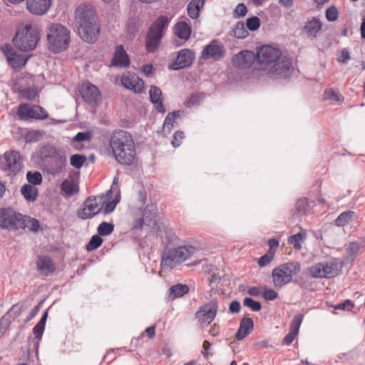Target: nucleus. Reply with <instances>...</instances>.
<instances>
[{"label":"nucleus","mask_w":365,"mask_h":365,"mask_svg":"<svg viewBox=\"0 0 365 365\" xmlns=\"http://www.w3.org/2000/svg\"><path fill=\"white\" fill-rule=\"evenodd\" d=\"M257 63L253 68L256 76H266L271 78H287L292 70V61L282 56L279 49L264 45L257 51Z\"/></svg>","instance_id":"1"},{"label":"nucleus","mask_w":365,"mask_h":365,"mask_svg":"<svg viewBox=\"0 0 365 365\" xmlns=\"http://www.w3.org/2000/svg\"><path fill=\"white\" fill-rule=\"evenodd\" d=\"M73 24L81 38L95 43L99 36L101 24L96 9L88 4H81L75 9Z\"/></svg>","instance_id":"2"},{"label":"nucleus","mask_w":365,"mask_h":365,"mask_svg":"<svg viewBox=\"0 0 365 365\" xmlns=\"http://www.w3.org/2000/svg\"><path fill=\"white\" fill-rule=\"evenodd\" d=\"M109 145L115 160L119 164L131 165L133 163L136 150L130 133L120 129L113 130L109 138Z\"/></svg>","instance_id":"3"},{"label":"nucleus","mask_w":365,"mask_h":365,"mask_svg":"<svg viewBox=\"0 0 365 365\" xmlns=\"http://www.w3.org/2000/svg\"><path fill=\"white\" fill-rule=\"evenodd\" d=\"M40 38V30L37 24L22 23L17 28L13 43L20 51H30L36 47Z\"/></svg>","instance_id":"4"},{"label":"nucleus","mask_w":365,"mask_h":365,"mask_svg":"<svg viewBox=\"0 0 365 365\" xmlns=\"http://www.w3.org/2000/svg\"><path fill=\"white\" fill-rule=\"evenodd\" d=\"M46 38L49 49L54 53L66 50L71 41V31L59 23H51L46 27Z\"/></svg>","instance_id":"5"},{"label":"nucleus","mask_w":365,"mask_h":365,"mask_svg":"<svg viewBox=\"0 0 365 365\" xmlns=\"http://www.w3.org/2000/svg\"><path fill=\"white\" fill-rule=\"evenodd\" d=\"M37 157L43 162L48 163V173L53 175H58L63 172L66 164V157L61 153L55 146L46 144L39 146L36 150Z\"/></svg>","instance_id":"6"},{"label":"nucleus","mask_w":365,"mask_h":365,"mask_svg":"<svg viewBox=\"0 0 365 365\" xmlns=\"http://www.w3.org/2000/svg\"><path fill=\"white\" fill-rule=\"evenodd\" d=\"M195 250V247L191 245H183L171 249L167 247L161 252L160 266L164 269H173L190 257Z\"/></svg>","instance_id":"7"},{"label":"nucleus","mask_w":365,"mask_h":365,"mask_svg":"<svg viewBox=\"0 0 365 365\" xmlns=\"http://www.w3.org/2000/svg\"><path fill=\"white\" fill-rule=\"evenodd\" d=\"M24 215L14 209L7 207L0 208V227L9 231L25 230L26 225Z\"/></svg>","instance_id":"8"},{"label":"nucleus","mask_w":365,"mask_h":365,"mask_svg":"<svg viewBox=\"0 0 365 365\" xmlns=\"http://www.w3.org/2000/svg\"><path fill=\"white\" fill-rule=\"evenodd\" d=\"M169 21L167 16H161L151 26L146 40V47L148 51H154L158 48L163 37V31L167 28Z\"/></svg>","instance_id":"9"},{"label":"nucleus","mask_w":365,"mask_h":365,"mask_svg":"<svg viewBox=\"0 0 365 365\" xmlns=\"http://www.w3.org/2000/svg\"><path fill=\"white\" fill-rule=\"evenodd\" d=\"M14 89L19 93L21 98L33 101L38 97V90L31 75L18 78L14 83Z\"/></svg>","instance_id":"10"},{"label":"nucleus","mask_w":365,"mask_h":365,"mask_svg":"<svg viewBox=\"0 0 365 365\" xmlns=\"http://www.w3.org/2000/svg\"><path fill=\"white\" fill-rule=\"evenodd\" d=\"M4 161L0 164V169L7 175H16L22 168L21 155L18 151L11 150L4 155Z\"/></svg>","instance_id":"11"},{"label":"nucleus","mask_w":365,"mask_h":365,"mask_svg":"<svg viewBox=\"0 0 365 365\" xmlns=\"http://www.w3.org/2000/svg\"><path fill=\"white\" fill-rule=\"evenodd\" d=\"M97 196H89L77 210L76 215L81 220L91 219L102 211Z\"/></svg>","instance_id":"12"},{"label":"nucleus","mask_w":365,"mask_h":365,"mask_svg":"<svg viewBox=\"0 0 365 365\" xmlns=\"http://www.w3.org/2000/svg\"><path fill=\"white\" fill-rule=\"evenodd\" d=\"M2 51L9 65L16 72L19 71L25 66L29 58L28 56L19 53L9 45L2 47Z\"/></svg>","instance_id":"13"},{"label":"nucleus","mask_w":365,"mask_h":365,"mask_svg":"<svg viewBox=\"0 0 365 365\" xmlns=\"http://www.w3.org/2000/svg\"><path fill=\"white\" fill-rule=\"evenodd\" d=\"M78 89L83 101L91 106L94 107L100 102L101 95L95 85L85 81L81 83Z\"/></svg>","instance_id":"14"},{"label":"nucleus","mask_w":365,"mask_h":365,"mask_svg":"<svg viewBox=\"0 0 365 365\" xmlns=\"http://www.w3.org/2000/svg\"><path fill=\"white\" fill-rule=\"evenodd\" d=\"M122 85L135 93H143L144 91V81L138 76L130 72H125L121 77Z\"/></svg>","instance_id":"15"},{"label":"nucleus","mask_w":365,"mask_h":365,"mask_svg":"<svg viewBox=\"0 0 365 365\" xmlns=\"http://www.w3.org/2000/svg\"><path fill=\"white\" fill-rule=\"evenodd\" d=\"M217 307V302L212 301L210 304L202 306L195 313V317L201 324L210 323L216 316Z\"/></svg>","instance_id":"16"},{"label":"nucleus","mask_w":365,"mask_h":365,"mask_svg":"<svg viewBox=\"0 0 365 365\" xmlns=\"http://www.w3.org/2000/svg\"><path fill=\"white\" fill-rule=\"evenodd\" d=\"M52 5V0H26V9L32 14L43 16L47 14Z\"/></svg>","instance_id":"17"},{"label":"nucleus","mask_w":365,"mask_h":365,"mask_svg":"<svg viewBox=\"0 0 365 365\" xmlns=\"http://www.w3.org/2000/svg\"><path fill=\"white\" fill-rule=\"evenodd\" d=\"M256 59V56L253 51H242L236 54L232 60L234 66L240 68H250Z\"/></svg>","instance_id":"18"},{"label":"nucleus","mask_w":365,"mask_h":365,"mask_svg":"<svg viewBox=\"0 0 365 365\" xmlns=\"http://www.w3.org/2000/svg\"><path fill=\"white\" fill-rule=\"evenodd\" d=\"M195 59V53L190 49L184 48L178 52L174 63L170 66L173 70H179L190 66Z\"/></svg>","instance_id":"19"},{"label":"nucleus","mask_w":365,"mask_h":365,"mask_svg":"<svg viewBox=\"0 0 365 365\" xmlns=\"http://www.w3.org/2000/svg\"><path fill=\"white\" fill-rule=\"evenodd\" d=\"M224 52L223 47L214 41L204 48L201 53V58L205 60L212 58L217 61L223 56Z\"/></svg>","instance_id":"20"},{"label":"nucleus","mask_w":365,"mask_h":365,"mask_svg":"<svg viewBox=\"0 0 365 365\" xmlns=\"http://www.w3.org/2000/svg\"><path fill=\"white\" fill-rule=\"evenodd\" d=\"M17 119L21 121L33 123L36 120L43 121L42 125H56L65 123L66 120H57L55 118H48V115H16Z\"/></svg>","instance_id":"21"},{"label":"nucleus","mask_w":365,"mask_h":365,"mask_svg":"<svg viewBox=\"0 0 365 365\" xmlns=\"http://www.w3.org/2000/svg\"><path fill=\"white\" fill-rule=\"evenodd\" d=\"M36 264L38 272L44 276H48L55 272V264L49 256H38Z\"/></svg>","instance_id":"22"},{"label":"nucleus","mask_w":365,"mask_h":365,"mask_svg":"<svg viewBox=\"0 0 365 365\" xmlns=\"http://www.w3.org/2000/svg\"><path fill=\"white\" fill-rule=\"evenodd\" d=\"M322 23L317 17H313L309 20L302 29L303 32L309 38H314L322 30Z\"/></svg>","instance_id":"23"},{"label":"nucleus","mask_w":365,"mask_h":365,"mask_svg":"<svg viewBox=\"0 0 365 365\" xmlns=\"http://www.w3.org/2000/svg\"><path fill=\"white\" fill-rule=\"evenodd\" d=\"M150 98L155 108L158 113H164L165 109L163 104V93L161 90L156 86H151L150 88Z\"/></svg>","instance_id":"24"},{"label":"nucleus","mask_w":365,"mask_h":365,"mask_svg":"<svg viewBox=\"0 0 365 365\" xmlns=\"http://www.w3.org/2000/svg\"><path fill=\"white\" fill-rule=\"evenodd\" d=\"M254 328L253 320L250 317H244L240 322V327L235 334V337L238 340L245 339Z\"/></svg>","instance_id":"25"},{"label":"nucleus","mask_w":365,"mask_h":365,"mask_svg":"<svg viewBox=\"0 0 365 365\" xmlns=\"http://www.w3.org/2000/svg\"><path fill=\"white\" fill-rule=\"evenodd\" d=\"M128 56L123 46H118L115 50L112 63L115 66L127 67L129 65Z\"/></svg>","instance_id":"26"},{"label":"nucleus","mask_w":365,"mask_h":365,"mask_svg":"<svg viewBox=\"0 0 365 365\" xmlns=\"http://www.w3.org/2000/svg\"><path fill=\"white\" fill-rule=\"evenodd\" d=\"M272 277L274 285L277 287H282L291 282L290 278L288 277L280 265L272 270Z\"/></svg>","instance_id":"27"},{"label":"nucleus","mask_w":365,"mask_h":365,"mask_svg":"<svg viewBox=\"0 0 365 365\" xmlns=\"http://www.w3.org/2000/svg\"><path fill=\"white\" fill-rule=\"evenodd\" d=\"M313 201L309 202L306 197L299 198L295 205V210L293 215H307L311 212L312 207L314 206Z\"/></svg>","instance_id":"28"},{"label":"nucleus","mask_w":365,"mask_h":365,"mask_svg":"<svg viewBox=\"0 0 365 365\" xmlns=\"http://www.w3.org/2000/svg\"><path fill=\"white\" fill-rule=\"evenodd\" d=\"M327 279L336 277L341 271L342 264H339L337 259H333L329 262H322Z\"/></svg>","instance_id":"29"},{"label":"nucleus","mask_w":365,"mask_h":365,"mask_svg":"<svg viewBox=\"0 0 365 365\" xmlns=\"http://www.w3.org/2000/svg\"><path fill=\"white\" fill-rule=\"evenodd\" d=\"M174 34L180 39L187 41L191 36V27L185 21L177 23L173 28Z\"/></svg>","instance_id":"30"},{"label":"nucleus","mask_w":365,"mask_h":365,"mask_svg":"<svg viewBox=\"0 0 365 365\" xmlns=\"http://www.w3.org/2000/svg\"><path fill=\"white\" fill-rule=\"evenodd\" d=\"M157 205L155 203L148 204L143 209V217L145 218L146 225L152 226L156 223Z\"/></svg>","instance_id":"31"},{"label":"nucleus","mask_w":365,"mask_h":365,"mask_svg":"<svg viewBox=\"0 0 365 365\" xmlns=\"http://www.w3.org/2000/svg\"><path fill=\"white\" fill-rule=\"evenodd\" d=\"M206 0H191L187 6L188 16L196 19L200 15V10L203 8Z\"/></svg>","instance_id":"32"},{"label":"nucleus","mask_w":365,"mask_h":365,"mask_svg":"<svg viewBox=\"0 0 365 365\" xmlns=\"http://www.w3.org/2000/svg\"><path fill=\"white\" fill-rule=\"evenodd\" d=\"M357 217V215L354 211H345L339 215L334 220V224L337 227H344L349 223L351 222Z\"/></svg>","instance_id":"33"},{"label":"nucleus","mask_w":365,"mask_h":365,"mask_svg":"<svg viewBox=\"0 0 365 365\" xmlns=\"http://www.w3.org/2000/svg\"><path fill=\"white\" fill-rule=\"evenodd\" d=\"M21 193L27 202H34L37 199L38 190L30 184H25L21 187Z\"/></svg>","instance_id":"34"},{"label":"nucleus","mask_w":365,"mask_h":365,"mask_svg":"<svg viewBox=\"0 0 365 365\" xmlns=\"http://www.w3.org/2000/svg\"><path fill=\"white\" fill-rule=\"evenodd\" d=\"M17 114H45V111L39 106L22 103L19 106Z\"/></svg>","instance_id":"35"},{"label":"nucleus","mask_w":365,"mask_h":365,"mask_svg":"<svg viewBox=\"0 0 365 365\" xmlns=\"http://www.w3.org/2000/svg\"><path fill=\"white\" fill-rule=\"evenodd\" d=\"M188 292L189 287L187 284H177L170 287L169 297L170 299L180 298L188 293Z\"/></svg>","instance_id":"36"},{"label":"nucleus","mask_w":365,"mask_h":365,"mask_svg":"<svg viewBox=\"0 0 365 365\" xmlns=\"http://www.w3.org/2000/svg\"><path fill=\"white\" fill-rule=\"evenodd\" d=\"M61 190L68 197L73 196L79 191L78 183L75 182L73 180H64L61 185Z\"/></svg>","instance_id":"37"},{"label":"nucleus","mask_w":365,"mask_h":365,"mask_svg":"<svg viewBox=\"0 0 365 365\" xmlns=\"http://www.w3.org/2000/svg\"><path fill=\"white\" fill-rule=\"evenodd\" d=\"M45 135L42 130H29L24 134V140L26 143L32 144L41 141Z\"/></svg>","instance_id":"38"},{"label":"nucleus","mask_w":365,"mask_h":365,"mask_svg":"<svg viewBox=\"0 0 365 365\" xmlns=\"http://www.w3.org/2000/svg\"><path fill=\"white\" fill-rule=\"evenodd\" d=\"M281 268L284 269L286 274L290 278V281L292 280V277L297 274L301 269L300 264L298 262H287L280 264Z\"/></svg>","instance_id":"39"},{"label":"nucleus","mask_w":365,"mask_h":365,"mask_svg":"<svg viewBox=\"0 0 365 365\" xmlns=\"http://www.w3.org/2000/svg\"><path fill=\"white\" fill-rule=\"evenodd\" d=\"M324 99L333 103H340L344 101V98L339 91L333 88H328L324 91Z\"/></svg>","instance_id":"40"},{"label":"nucleus","mask_w":365,"mask_h":365,"mask_svg":"<svg viewBox=\"0 0 365 365\" xmlns=\"http://www.w3.org/2000/svg\"><path fill=\"white\" fill-rule=\"evenodd\" d=\"M120 194H118L115 197V198L111 201L103 200V202H101V207H102L101 212H103L104 213V215H108V214H110L112 212H113L117 204L120 201Z\"/></svg>","instance_id":"41"},{"label":"nucleus","mask_w":365,"mask_h":365,"mask_svg":"<svg viewBox=\"0 0 365 365\" xmlns=\"http://www.w3.org/2000/svg\"><path fill=\"white\" fill-rule=\"evenodd\" d=\"M306 232H299L292 235L288 238V243L292 245L294 250H299L302 248V242L306 238Z\"/></svg>","instance_id":"42"},{"label":"nucleus","mask_w":365,"mask_h":365,"mask_svg":"<svg viewBox=\"0 0 365 365\" xmlns=\"http://www.w3.org/2000/svg\"><path fill=\"white\" fill-rule=\"evenodd\" d=\"M309 274L314 278H327L322 262L316 263L309 269Z\"/></svg>","instance_id":"43"},{"label":"nucleus","mask_w":365,"mask_h":365,"mask_svg":"<svg viewBox=\"0 0 365 365\" xmlns=\"http://www.w3.org/2000/svg\"><path fill=\"white\" fill-rule=\"evenodd\" d=\"M114 224L113 222H102L97 227V234L101 237H106L110 235L114 231Z\"/></svg>","instance_id":"44"},{"label":"nucleus","mask_w":365,"mask_h":365,"mask_svg":"<svg viewBox=\"0 0 365 365\" xmlns=\"http://www.w3.org/2000/svg\"><path fill=\"white\" fill-rule=\"evenodd\" d=\"M103 242V238L99 235H93L86 245L88 252H92L100 247Z\"/></svg>","instance_id":"45"},{"label":"nucleus","mask_w":365,"mask_h":365,"mask_svg":"<svg viewBox=\"0 0 365 365\" xmlns=\"http://www.w3.org/2000/svg\"><path fill=\"white\" fill-rule=\"evenodd\" d=\"M26 180L33 186L39 185L42 183L43 177L39 171H28L26 173Z\"/></svg>","instance_id":"46"},{"label":"nucleus","mask_w":365,"mask_h":365,"mask_svg":"<svg viewBox=\"0 0 365 365\" xmlns=\"http://www.w3.org/2000/svg\"><path fill=\"white\" fill-rule=\"evenodd\" d=\"M232 33L237 38H245L248 36V31L243 22H237L233 28Z\"/></svg>","instance_id":"47"},{"label":"nucleus","mask_w":365,"mask_h":365,"mask_svg":"<svg viewBox=\"0 0 365 365\" xmlns=\"http://www.w3.org/2000/svg\"><path fill=\"white\" fill-rule=\"evenodd\" d=\"M86 156L83 154H73L70 158V164L71 166L76 169H80L83 167L86 160Z\"/></svg>","instance_id":"48"},{"label":"nucleus","mask_w":365,"mask_h":365,"mask_svg":"<svg viewBox=\"0 0 365 365\" xmlns=\"http://www.w3.org/2000/svg\"><path fill=\"white\" fill-rule=\"evenodd\" d=\"M303 319H304L303 314L298 313V314H295L291 321L289 330L293 331L299 334V329H300L301 324L302 323Z\"/></svg>","instance_id":"49"},{"label":"nucleus","mask_w":365,"mask_h":365,"mask_svg":"<svg viewBox=\"0 0 365 365\" xmlns=\"http://www.w3.org/2000/svg\"><path fill=\"white\" fill-rule=\"evenodd\" d=\"M92 138H93V134L89 130L78 132L72 138V142H73V143H81V142H89L92 140Z\"/></svg>","instance_id":"50"},{"label":"nucleus","mask_w":365,"mask_h":365,"mask_svg":"<svg viewBox=\"0 0 365 365\" xmlns=\"http://www.w3.org/2000/svg\"><path fill=\"white\" fill-rule=\"evenodd\" d=\"M180 117V115H166L163 125V132L168 134L170 133L174 126V123H176V119Z\"/></svg>","instance_id":"51"},{"label":"nucleus","mask_w":365,"mask_h":365,"mask_svg":"<svg viewBox=\"0 0 365 365\" xmlns=\"http://www.w3.org/2000/svg\"><path fill=\"white\" fill-rule=\"evenodd\" d=\"M24 218L26 227H28L30 231L37 232L39 230L40 224L37 219L29 217L28 215H24Z\"/></svg>","instance_id":"52"},{"label":"nucleus","mask_w":365,"mask_h":365,"mask_svg":"<svg viewBox=\"0 0 365 365\" xmlns=\"http://www.w3.org/2000/svg\"><path fill=\"white\" fill-rule=\"evenodd\" d=\"M243 305L249 307L253 312H259L262 309L261 303L252 297H245L243 300Z\"/></svg>","instance_id":"53"},{"label":"nucleus","mask_w":365,"mask_h":365,"mask_svg":"<svg viewBox=\"0 0 365 365\" xmlns=\"http://www.w3.org/2000/svg\"><path fill=\"white\" fill-rule=\"evenodd\" d=\"M326 19L329 21H335L339 18V11L335 6L329 7L325 12Z\"/></svg>","instance_id":"54"},{"label":"nucleus","mask_w":365,"mask_h":365,"mask_svg":"<svg viewBox=\"0 0 365 365\" xmlns=\"http://www.w3.org/2000/svg\"><path fill=\"white\" fill-rule=\"evenodd\" d=\"M262 289L263 292H262V295L265 300L272 301L277 298L278 293L273 289L267 288L266 287H264Z\"/></svg>","instance_id":"55"},{"label":"nucleus","mask_w":365,"mask_h":365,"mask_svg":"<svg viewBox=\"0 0 365 365\" xmlns=\"http://www.w3.org/2000/svg\"><path fill=\"white\" fill-rule=\"evenodd\" d=\"M246 26L250 31H256L260 26V20L257 16H253L247 19Z\"/></svg>","instance_id":"56"},{"label":"nucleus","mask_w":365,"mask_h":365,"mask_svg":"<svg viewBox=\"0 0 365 365\" xmlns=\"http://www.w3.org/2000/svg\"><path fill=\"white\" fill-rule=\"evenodd\" d=\"M202 100V96L200 94H192L186 100L187 107H192L198 105Z\"/></svg>","instance_id":"57"},{"label":"nucleus","mask_w":365,"mask_h":365,"mask_svg":"<svg viewBox=\"0 0 365 365\" xmlns=\"http://www.w3.org/2000/svg\"><path fill=\"white\" fill-rule=\"evenodd\" d=\"M274 252H267L260 257L258 259V265L260 267H265L267 264H269L273 259Z\"/></svg>","instance_id":"58"},{"label":"nucleus","mask_w":365,"mask_h":365,"mask_svg":"<svg viewBox=\"0 0 365 365\" xmlns=\"http://www.w3.org/2000/svg\"><path fill=\"white\" fill-rule=\"evenodd\" d=\"M184 133L181 130H178L173 135V139L171 142V144L174 148H178L181 145L182 140L184 139Z\"/></svg>","instance_id":"59"},{"label":"nucleus","mask_w":365,"mask_h":365,"mask_svg":"<svg viewBox=\"0 0 365 365\" xmlns=\"http://www.w3.org/2000/svg\"><path fill=\"white\" fill-rule=\"evenodd\" d=\"M359 250V245L356 242H350L346 252L351 257H355Z\"/></svg>","instance_id":"60"},{"label":"nucleus","mask_w":365,"mask_h":365,"mask_svg":"<svg viewBox=\"0 0 365 365\" xmlns=\"http://www.w3.org/2000/svg\"><path fill=\"white\" fill-rule=\"evenodd\" d=\"M43 303V301H40L36 305H35L32 308L29 314L27 316L26 319H25L26 323L29 322V321L33 319L37 315Z\"/></svg>","instance_id":"61"},{"label":"nucleus","mask_w":365,"mask_h":365,"mask_svg":"<svg viewBox=\"0 0 365 365\" xmlns=\"http://www.w3.org/2000/svg\"><path fill=\"white\" fill-rule=\"evenodd\" d=\"M247 12V9L246 6L244 4L241 3L237 4V6H236L234 11V16L237 18L242 17L246 15Z\"/></svg>","instance_id":"62"},{"label":"nucleus","mask_w":365,"mask_h":365,"mask_svg":"<svg viewBox=\"0 0 365 365\" xmlns=\"http://www.w3.org/2000/svg\"><path fill=\"white\" fill-rule=\"evenodd\" d=\"M354 304L350 299H346L342 303H339L336 304L334 308L336 309H342V310H351L354 307Z\"/></svg>","instance_id":"63"},{"label":"nucleus","mask_w":365,"mask_h":365,"mask_svg":"<svg viewBox=\"0 0 365 365\" xmlns=\"http://www.w3.org/2000/svg\"><path fill=\"white\" fill-rule=\"evenodd\" d=\"M45 327L36 324L33 328V333L34 334L35 339L39 341L43 334Z\"/></svg>","instance_id":"64"}]
</instances>
